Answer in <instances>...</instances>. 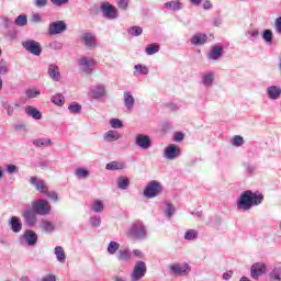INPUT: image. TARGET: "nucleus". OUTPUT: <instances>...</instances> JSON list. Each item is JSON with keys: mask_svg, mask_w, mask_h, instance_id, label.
<instances>
[{"mask_svg": "<svg viewBox=\"0 0 281 281\" xmlns=\"http://www.w3.org/2000/svg\"><path fill=\"white\" fill-rule=\"evenodd\" d=\"M201 82L204 87L210 88L212 87V72H205L202 75Z\"/></svg>", "mask_w": 281, "mask_h": 281, "instance_id": "nucleus-43", "label": "nucleus"}, {"mask_svg": "<svg viewBox=\"0 0 281 281\" xmlns=\"http://www.w3.org/2000/svg\"><path fill=\"white\" fill-rule=\"evenodd\" d=\"M92 212H95V214H101V212H104V203L100 200H97L91 205Z\"/></svg>", "mask_w": 281, "mask_h": 281, "instance_id": "nucleus-37", "label": "nucleus"}, {"mask_svg": "<svg viewBox=\"0 0 281 281\" xmlns=\"http://www.w3.org/2000/svg\"><path fill=\"white\" fill-rule=\"evenodd\" d=\"M246 36H248L249 41H254V38L260 36V31L258 29H250L246 32Z\"/></svg>", "mask_w": 281, "mask_h": 281, "instance_id": "nucleus-50", "label": "nucleus"}, {"mask_svg": "<svg viewBox=\"0 0 281 281\" xmlns=\"http://www.w3.org/2000/svg\"><path fill=\"white\" fill-rule=\"evenodd\" d=\"M89 95L92 100H100V98L106 95V87L102 83H97L90 88Z\"/></svg>", "mask_w": 281, "mask_h": 281, "instance_id": "nucleus-12", "label": "nucleus"}, {"mask_svg": "<svg viewBox=\"0 0 281 281\" xmlns=\"http://www.w3.org/2000/svg\"><path fill=\"white\" fill-rule=\"evenodd\" d=\"M225 56V46L215 44L212 46V60L218 61Z\"/></svg>", "mask_w": 281, "mask_h": 281, "instance_id": "nucleus-22", "label": "nucleus"}, {"mask_svg": "<svg viewBox=\"0 0 281 281\" xmlns=\"http://www.w3.org/2000/svg\"><path fill=\"white\" fill-rule=\"evenodd\" d=\"M123 102L127 111H133V109L135 108V97H133V93H131V91H125L123 93Z\"/></svg>", "mask_w": 281, "mask_h": 281, "instance_id": "nucleus-23", "label": "nucleus"}, {"mask_svg": "<svg viewBox=\"0 0 281 281\" xmlns=\"http://www.w3.org/2000/svg\"><path fill=\"white\" fill-rule=\"evenodd\" d=\"M180 156H181V148H179V146L171 144L165 148V151H164L165 159L172 161Z\"/></svg>", "mask_w": 281, "mask_h": 281, "instance_id": "nucleus-11", "label": "nucleus"}, {"mask_svg": "<svg viewBox=\"0 0 281 281\" xmlns=\"http://www.w3.org/2000/svg\"><path fill=\"white\" fill-rule=\"evenodd\" d=\"M134 69L136 70L134 72V76H139L142 74L143 76H148V68L144 65L137 64L134 66Z\"/></svg>", "mask_w": 281, "mask_h": 281, "instance_id": "nucleus-41", "label": "nucleus"}, {"mask_svg": "<svg viewBox=\"0 0 281 281\" xmlns=\"http://www.w3.org/2000/svg\"><path fill=\"white\" fill-rule=\"evenodd\" d=\"M261 36L266 44L273 45V31L267 29L262 32Z\"/></svg>", "mask_w": 281, "mask_h": 281, "instance_id": "nucleus-34", "label": "nucleus"}, {"mask_svg": "<svg viewBox=\"0 0 281 281\" xmlns=\"http://www.w3.org/2000/svg\"><path fill=\"white\" fill-rule=\"evenodd\" d=\"M267 271V266L263 262H257L250 268V276L254 280H258L260 276Z\"/></svg>", "mask_w": 281, "mask_h": 281, "instance_id": "nucleus-17", "label": "nucleus"}, {"mask_svg": "<svg viewBox=\"0 0 281 281\" xmlns=\"http://www.w3.org/2000/svg\"><path fill=\"white\" fill-rule=\"evenodd\" d=\"M48 78L53 80V82H60L61 76H60V67L56 64H50L48 65L47 69Z\"/></svg>", "mask_w": 281, "mask_h": 281, "instance_id": "nucleus-18", "label": "nucleus"}, {"mask_svg": "<svg viewBox=\"0 0 281 281\" xmlns=\"http://www.w3.org/2000/svg\"><path fill=\"white\" fill-rule=\"evenodd\" d=\"M14 25H16V27H25V25H27V15H18L16 19L14 20Z\"/></svg>", "mask_w": 281, "mask_h": 281, "instance_id": "nucleus-36", "label": "nucleus"}, {"mask_svg": "<svg viewBox=\"0 0 281 281\" xmlns=\"http://www.w3.org/2000/svg\"><path fill=\"white\" fill-rule=\"evenodd\" d=\"M9 226L14 234H19V232L23 229V223H21V217L12 216L9 221Z\"/></svg>", "mask_w": 281, "mask_h": 281, "instance_id": "nucleus-24", "label": "nucleus"}, {"mask_svg": "<svg viewBox=\"0 0 281 281\" xmlns=\"http://www.w3.org/2000/svg\"><path fill=\"white\" fill-rule=\"evenodd\" d=\"M164 191V187L161 182L157 180L150 181L143 191V194L146 199H155V196H159L160 192Z\"/></svg>", "mask_w": 281, "mask_h": 281, "instance_id": "nucleus-4", "label": "nucleus"}, {"mask_svg": "<svg viewBox=\"0 0 281 281\" xmlns=\"http://www.w3.org/2000/svg\"><path fill=\"white\" fill-rule=\"evenodd\" d=\"M165 8L167 10H172L173 12H177L179 10H183V3H181L179 0L169 1L165 3Z\"/></svg>", "mask_w": 281, "mask_h": 281, "instance_id": "nucleus-27", "label": "nucleus"}, {"mask_svg": "<svg viewBox=\"0 0 281 281\" xmlns=\"http://www.w3.org/2000/svg\"><path fill=\"white\" fill-rule=\"evenodd\" d=\"M74 175L77 179L82 180V179H89V169H85V168H77L74 171Z\"/></svg>", "mask_w": 281, "mask_h": 281, "instance_id": "nucleus-32", "label": "nucleus"}, {"mask_svg": "<svg viewBox=\"0 0 281 281\" xmlns=\"http://www.w3.org/2000/svg\"><path fill=\"white\" fill-rule=\"evenodd\" d=\"M35 8H45L47 5V0H34Z\"/></svg>", "mask_w": 281, "mask_h": 281, "instance_id": "nucleus-60", "label": "nucleus"}, {"mask_svg": "<svg viewBox=\"0 0 281 281\" xmlns=\"http://www.w3.org/2000/svg\"><path fill=\"white\" fill-rule=\"evenodd\" d=\"M55 256L58 262H65L67 260V256L65 255V249L61 246L55 247Z\"/></svg>", "mask_w": 281, "mask_h": 281, "instance_id": "nucleus-33", "label": "nucleus"}, {"mask_svg": "<svg viewBox=\"0 0 281 281\" xmlns=\"http://www.w3.org/2000/svg\"><path fill=\"white\" fill-rule=\"evenodd\" d=\"M116 186H117L119 190H127L128 187L131 186V180H128V178H126L124 176H120L116 179Z\"/></svg>", "mask_w": 281, "mask_h": 281, "instance_id": "nucleus-28", "label": "nucleus"}, {"mask_svg": "<svg viewBox=\"0 0 281 281\" xmlns=\"http://www.w3.org/2000/svg\"><path fill=\"white\" fill-rule=\"evenodd\" d=\"M29 183H31V186H33L35 190H37V192H41L42 194H47V190L49 188H47V183L45 182V180L33 176L30 178Z\"/></svg>", "mask_w": 281, "mask_h": 281, "instance_id": "nucleus-14", "label": "nucleus"}, {"mask_svg": "<svg viewBox=\"0 0 281 281\" xmlns=\"http://www.w3.org/2000/svg\"><path fill=\"white\" fill-rule=\"evenodd\" d=\"M128 236L136 238V240L146 239L148 233L146 232V225H144V222H135L128 231Z\"/></svg>", "mask_w": 281, "mask_h": 281, "instance_id": "nucleus-3", "label": "nucleus"}, {"mask_svg": "<svg viewBox=\"0 0 281 281\" xmlns=\"http://www.w3.org/2000/svg\"><path fill=\"white\" fill-rule=\"evenodd\" d=\"M25 95L29 100H34V98H38V95H41V90H38V88L27 89L25 91Z\"/></svg>", "mask_w": 281, "mask_h": 281, "instance_id": "nucleus-40", "label": "nucleus"}, {"mask_svg": "<svg viewBox=\"0 0 281 281\" xmlns=\"http://www.w3.org/2000/svg\"><path fill=\"white\" fill-rule=\"evenodd\" d=\"M169 269L172 276H188V273H190V266L188 263L182 266L179 263H173L169 267Z\"/></svg>", "mask_w": 281, "mask_h": 281, "instance_id": "nucleus-16", "label": "nucleus"}, {"mask_svg": "<svg viewBox=\"0 0 281 281\" xmlns=\"http://www.w3.org/2000/svg\"><path fill=\"white\" fill-rule=\"evenodd\" d=\"M105 142H117L120 139V133L117 131H109L103 135Z\"/></svg>", "mask_w": 281, "mask_h": 281, "instance_id": "nucleus-29", "label": "nucleus"}, {"mask_svg": "<svg viewBox=\"0 0 281 281\" xmlns=\"http://www.w3.org/2000/svg\"><path fill=\"white\" fill-rule=\"evenodd\" d=\"M160 49L159 44L157 43H153L146 46L145 48V53L147 54V56H153L155 54H157Z\"/></svg>", "mask_w": 281, "mask_h": 281, "instance_id": "nucleus-35", "label": "nucleus"}, {"mask_svg": "<svg viewBox=\"0 0 281 281\" xmlns=\"http://www.w3.org/2000/svg\"><path fill=\"white\" fill-rule=\"evenodd\" d=\"M44 194L47 195L54 203H58V193H56V191H49V189H47L46 193Z\"/></svg>", "mask_w": 281, "mask_h": 281, "instance_id": "nucleus-53", "label": "nucleus"}, {"mask_svg": "<svg viewBox=\"0 0 281 281\" xmlns=\"http://www.w3.org/2000/svg\"><path fill=\"white\" fill-rule=\"evenodd\" d=\"M36 212L33 209H27L23 212L22 216L27 227H34L36 225Z\"/></svg>", "mask_w": 281, "mask_h": 281, "instance_id": "nucleus-20", "label": "nucleus"}, {"mask_svg": "<svg viewBox=\"0 0 281 281\" xmlns=\"http://www.w3.org/2000/svg\"><path fill=\"white\" fill-rule=\"evenodd\" d=\"M67 31V24L65 21H56L52 22L48 26V34L50 36H56V34H63V32Z\"/></svg>", "mask_w": 281, "mask_h": 281, "instance_id": "nucleus-13", "label": "nucleus"}, {"mask_svg": "<svg viewBox=\"0 0 281 281\" xmlns=\"http://www.w3.org/2000/svg\"><path fill=\"white\" fill-rule=\"evenodd\" d=\"M213 25L214 27H221L223 25V16L217 14L216 16L213 18Z\"/></svg>", "mask_w": 281, "mask_h": 281, "instance_id": "nucleus-56", "label": "nucleus"}, {"mask_svg": "<svg viewBox=\"0 0 281 281\" xmlns=\"http://www.w3.org/2000/svg\"><path fill=\"white\" fill-rule=\"evenodd\" d=\"M32 23H41L43 21V18L38 13H34L31 18Z\"/></svg>", "mask_w": 281, "mask_h": 281, "instance_id": "nucleus-61", "label": "nucleus"}, {"mask_svg": "<svg viewBox=\"0 0 281 281\" xmlns=\"http://www.w3.org/2000/svg\"><path fill=\"white\" fill-rule=\"evenodd\" d=\"M104 19H109L113 21V19H117V9L113 7L111 3H104L101 7Z\"/></svg>", "mask_w": 281, "mask_h": 281, "instance_id": "nucleus-15", "label": "nucleus"}, {"mask_svg": "<svg viewBox=\"0 0 281 281\" xmlns=\"http://www.w3.org/2000/svg\"><path fill=\"white\" fill-rule=\"evenodd\" d=\"M22 47L33 56H41V54H43V48L41 47V43L34 40H26L22 42Z\"/></svg>", "mask_w": 281, "mask_h": 281, "instance_id": "nucleus-8", "label": "nucleus"}, {"mask_svg": "<svg viewBox=\"0 0 281 281\" xmlns=\"http://www.w3.org/2000/svg\"><path fill=\"white\" fill-rule=\"evenodd\" d=\"M274 27H276L277 34H281V16L276 19Z\"/></svg>", "mask_w": 281, "mask_h": 281, "instance_id": "nucleus-59", "label": "nucleus"}, {"mask_svg": "<svg viewBox=\"0 0 281 281\" xmlns=\"http://www.w3.org/2000/svg\"><path fill=\"white\" fill-rule=\"evenodd\" d=\"M116 4L121 10H126L128 8V0H117Z\"/></svg>", "mask_w": 281, "mask_h": 281, "instance_id": "nucleus-58", "label": "nucleus"}, {"mask_svg": "<svg viewBox=\"0 0 281 281\" xmlns=\"http://www.w3.org/2000/svg\"><path fill=\"white\" fill-rule=\"evenodd\" d=\"M14 130L18 131V133H26L27 126L24 123H18L14 125Z\"/></svg>", "mask_w": 281, "mask_h": 281, "instance_id": "nucleus-57", "label": "nucleus"}, {"mask_svg": "<svg viewBox=\"0 0 281 281\" xmlns=\"http://www.w3.org/2000/svg\"><path fill=\"white\" fill-rule=\"evenodd\" d=\"M79 40L81 41V43H83V45L88 48V49H93L94 47H97L98 42L95 40V34L91 33V32H85L80 35Z\"/></svg>", "mask_w": 281, "mask_h": 281, "instance_id": "nucleus-10", "label": "nucleus"}, {"mask_svg": "<svg viewBox=\"0 0 281 281\" xmlns=\"http://www.w3.org/2000/svg\"><path fill=\"white\" fill-rule=\"evenodd\" d=\"M53 104H56L57 106H63L65 104V95L63 93H57L52 97Z\"/></svg>", "mask_w": 281, "mask_h": 281, "instance_id": "nucleus-39", "label": "nucleus"}, {"mask_svg": "<svg viewBox=\"0 0 281 281\" xmlns=\"http://www.w3.org/2000/svg\"><path fill=\"white\" fill-rule=\"evenodd\" d=\"M119 249H120V243L117 241H110V244L108 245V254H110L111 256L116 254Z\"/></svg>", "mask_w": 281, "mask_h": 281, "instance_id": "nucleus-46", "label": "nucleus"}, {"mask_svg": "<svg viewBox=\"0 0 281 281\" xmlns=\"http://www.w3.org/2000/svg\"><path fill=\"white\" fill-rule=\"evenodd\" d=\"M110 126H112V128H122L123 123L120 119H112L110 120Z\"/></svg>", "mask_w": 281, "mask_h": 281, "instance_id": "nucleus-54", "label": "nucleus"}, {"mask_svg": "<svg viewBox=\"0 0 281 281\" xmlns=\"http://www.w3.org/2000/svg\"><path fill=\"white\" fill-rule=\"evenodd\" d=\"M183 133L181 132H177L175 135H173V142H183Z\"/></svg>", "mask_w": 281, "mask_h": 281, "instance_id": "nucleus-62", "label": "nucleus"}, {"mask_svg": "<svg viewBox=\"0 0 281 281\" xmlns=\"http://www.w3.org/2000/svg\"><path fill=\"white\" fill-rule=\"evenodd\" d=\"M266 95L268 100L276 101L281 98V87L280 86H269L266 89Z\"/></svg>", "mask_w": 281, "mask_h": 281, "instance_id": "nucleus-19", "label": "nucleus"}, {"mask_svg": "<svg viewBox=\"0 0 281 281\" xmlns=\"http://www.w3.org/2000/svg\"><path fill=\"white\" fill-rule=\"evenodd\" d=\"M41 229L45 232L46 234H52L54 229H56V225L49 221H43L40 225Z\"/></svg>", "mask_w": 281, "mask_h": 281, "instance_id": "nucleus-30", "label": "nucleus"}, {"mask_svg": "<svg viewBox=\"0 0 281 281\" xmlns=\"http://www.w3.org/2000/svg\"><path fill=\"white\" fill-rule=\"evenodd\" d=\"M68 111H70V113H80V111H82V105H80V103L78 102H72L69 104L68 106Z\"/></svg>", "mask_w": 281, "mask_h": 281, "instance_id": "nucleus-49", "label": "nucleus"}, {"mask_svg": "<svg viewBox=\"0 0 281 281\" xmlns=\"http://www.w3.org/2000/svg\"><path fill=\"white\" fill-rule=\"evenodd\" d=\"M90 223L93 227H100V225H102V218H100V216H92Z\"/></svg>", "mask_w": 281, "mask_h": 281, "instance_id": "nucleus-55", "label": "nucleus"}, {"mask_svg": "<svg viewBox=\"0 0 281 281\" xmlns=\"http://www.w3.org/2000/svg\"><path fill=\"white\" fill-rule=\"evenodd\" d=\"M32 210L40 216H45L52 211V206L47 200H38L32 203Z\"/></svg>", "mask_w": 281, "mask_h": 281, "instance_id": "nucleus-7", "label": "nucleus"}, {"mask_svg": "<svg viewBox=\"0 0 281 281\" xmlns=\"http://www.w3.org/2000/svg\"><path fill=\"white\" fill-rule=\"evenodd\" d=\"M135 145L142 150H148L153 147V139L146 134H137L135 136Z\"/></svg>", "mask_w": 281, "mask_h": 281, "instance_id": "nucleus-9", "label": "nucleus"}, {"mask_svg": "<svg viewBox=\"0 0 281 281\" xmlns=\"http://www.w3.org/2000/svg\"><path fill=\"white\" fill-rule=\"evenodd\" d=\"M270 280L281 281V267H277L270 272Z\"/></svg>", "mask_w": 281, "mask_h": 281, "instance_id": "nucleus-45", "label": "nucleus"}, {"mask_svg": "<svg viewBox=\"0 0 281 281\" xmlns=\"http://www.w3.org/2000/svg\"><path fill=\"white\" fill-rule=\"evenodd\" d=\"M42 281H56V276L54 274H46L42 278Z\"/></svg>", "mask_w": 281, "mask_h": 281, "instance_id": "nucleus-63", "label": "nucleus"}, {"mask_svg": "<svg viewBox=\"0 0 281 281\" xmlns=\"http://www.w3.org/2000/svg\"><path fill=\"white\" fill-rule=\"evenodd\" d=\"M126 168L125 162L111 161L105 166V170H124Z\"/></svg>", "mask_w": 281, "mask_h": 281, "instance_id": "nucleus-31", "label": "nucleus"}, {"mask_svg": "<svg viewBox=\"0 0 281 281\" xmlns=\"http://www.w3.org/2000/svg\"><path fill=\"white\" fill-rule=\"evenodd\" d=\"M175 206L171 203H167V207L165 210V216L167 218H172V216L175 215Z\"/></svg>", "mask_w": 281, "mask_h": 281, "instance_id": "nucleus-51", "label": "nucleus"}, {"mask_svg": "<svg viewBox=\"0 0 281 281\" xmlns=\"http://www.w3.org/2000/svg\"><path fill=\"white\" fill-rule=\"evenodd\" d=\"M231 144H232V146H235L236 148H239V146H243V144H245V138H243V136H240V135H235L232 138Z\"/></svg>", "mask_w": 281, "mask_h": 281, "instance_id": "nucleus-48", "label": "nucleus"}, {"mask_svg": "<svg viewBox=\"0 0 281 281\" xmlns=\"http://www.w3.org/2000/svg\"><path fill=\"white\" fill-rule=\"evenodd\" d=\"M191 45H194L195 47H201L207 43V34L205 33H195L190 38Z\"/></svg>", "mask_w": 281, "mask_h": 281, "instance_id": "nucleus-21", "label": "nucleus"}, {"mask_svg": "<svg viewBox=\"0 0 281 281\" xmlns=\"http://www.w3.org/2000/svg\"><path fill=\"white\" fill-rule=\"evenodd\" d=\"M116 258L117 260H122V262H128V260H131V251L120 250Z\"/></svg>", "mask_w": 281, "mask_h": 281, "instance_id": "nucleus-42", "label": "nucleus"}, {"mask_svg": "<svg viewBox=\"0 0 281 281\" xmlns=\"http://www.w3.org/2000/svg\"><path fill=\"white\" fill-rule=\"evenodd\" d=\"M20 245H27L29 247H36L38 243V235L32 229H26L19 238Z\"/></svg>", "mask_w": 281, "mask_h": 281, "instance_id": "nucleus-5", "label": "nucleus"}, {"mask_svg": "<svg viewBox=\"0 0 281 281\" xmlns=\"http://www.w3.org/2000/svg\"><path fill=\"white\" fill-rule=\"evenodd\" d=\"M33 144L37 148H42V146H49V144H52V139L50 138H37V139L33 140Z\"/></svg>", "mask_w": 281, "mask_h": 281, "instance_id": "nucleus-44", "label": "nucleus"}, {"mask_svg": "<svg viewBox=\"0 0 281 281\" xmlns=\"http://www.w3.org/2000/svg\"><path fill=\"white\" fill-rule=\"evenodd\" d=\"M95 65H98V63L91 57L83 56L78 59L79 71H81V74H86V76H91L93 74Z\"/></svg>", "mask_w": 281, "mask_h": 281, "instance_id": "nucleus-2", "label": "nucleus"}, {"mask_svg": "<svg viewBox=\"0 0 281 281\" xmlns=\"http://www.w3.org/2000/svg\"><path fill=\"white\" fill-rule=\"evenodd\" d=\"M265 201V195L260 192H252L251 190L244 191L237 200V210L249 212L256 205H260Z\"/></svg>", "mask_w": 281, "mask_h": 281, "instance_id": "nucleus-1", "label": "nucleus"}, {"mask_svg": "<svg viewBox=\"0 0 281 281\" xmlns=\"http://www.w3.org/2000/svg\"><path fill=\"white\" fill-rule=\"evenodd\" d=\"M113 281H126V277H122L120 274H116L112 278Z\"/></svg>", "mask_w": 281, "mask_h": 281, "instance_id": "nucleus-64", "label": "nucleus"}, {"mask_svg": "<svg viewBox=\"0 0 281 281\" xmlns=\"http://www.w3.org/2000/svg\"><path fill=\"white\" fill-rule=\"evenodd\" d=\"M10 69L8 68V64L5 63V59L0 60V76H5Z\"/></svg>", "mask_w": 281, "mask_h": 281, "instance_id": "nucleus-52", "label": "nucleus"}, {"mask_svg": "<svg viewBox=\"0 0 281 281\" xmlns=\"http://www.w3.org/2000/svg\"><path fill=\"white\" fill-rule=\"evenodd\" d=\"M146 271L148 269L146 268V262L144 261H137L133 268L132 273L130 274L131 281H139L146 276Z\"/></svg>", "mask_w": 281, "mask_h": 281, "instance_id": "nucleus-6", "label": "nucleus"}, {"mask_svg": "<svg viewBox=\"0 0 281 281\" xmlns=\"http://www.w3.org/2000/svg\"><path fill=\"white\" fill-rule=\"evenodd\" d=\"M143 32L144 29H142L140 26H132L127 30L130 36H142Z\"/></svg>", "mask_w": 281, "mask_h": 281, "instance_id": "nucleus-47", "label": "nucleus"}, {"mask_svg": "<svg viewBox=\"0 0 281 281\" xmlns=\"http://www.w3.org/2000/svg\"><path fill=\"white\" fill-rule=\"evenodd\" d=\"M25 113L30 116L33 117V120H42L43 119V114L41 113V111H38V109L32 106V105H27L25 108Z\"/></svg>", "mask_w": 281, "mask_h": 281, "instance_id": "nucleus-25", "label": "nucleus"}, {"mask_svg": "<svg viewBox=\"0 0 281 281\" xmlns=\"http://www.w3.org/2000/svg\"><path fill=\"white\" fill-rule=\"evenodd\" d=\"M2 108L4 109V111H7V115H9V117H12V115H14L15 109L21 108V103L15 102L12 105V104H10L8 102H2Z\"/></svg>", "mask_w": 281, "mask_h": 281, "instance_id": "nucleus-26", "label": "nucleus"}, {"mask_svg": "<svg viewBox=\"0 0 281 281\" xmlns=\"http://www.w3.org/2000/svg\"><path fill=\"white\" fill-rule=\"evenodd\" d=\"M199 238V232L196 229H188L184 233V240H196Z\"/></svg>", "mask_w": 281, "mask_h": 281, "instance_id": "nucleus-38", "label": "nucleus"}]
</instances>
